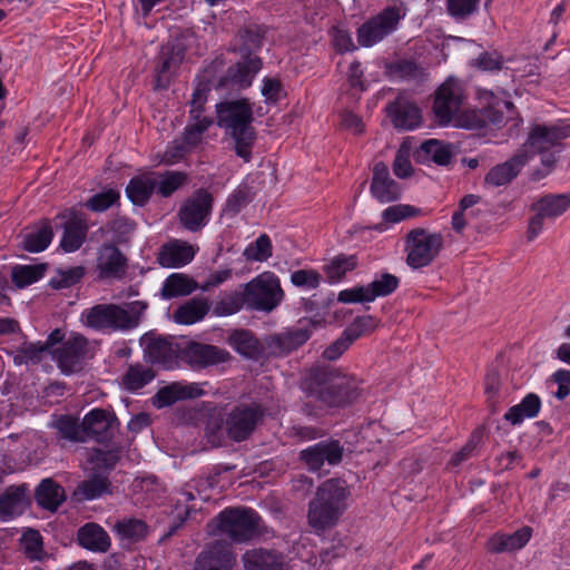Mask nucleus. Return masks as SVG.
Here are the masks:
<instances>
[{"label":"nucleus","mask_w":570,"mask_h":570,"mask_svg":"<svg viewBox=\"0 0 570 570\" xmlns=\"http://www.w3.org/2000/svg\"><path fill=\"white\" fill-rule=\"evenodd\" d=\"M153 368L142 364L130 365L125 374L122 382L127 390L137 391L155 379Z\"/></svg>","instance_id":"09e8293b"},{"label":"nucleus","mask_w":570,"mask_h":570,"mask_svg":"<svg viewBox=\"0 0 570 570\" xmlns=\"http://www.w3.org/2000/svg\"><path fill=\"white\" fill-rule=\"evenodd\" d=\"M47 347L60 371L69 375L81 371L85 362L94 357L96 343L80 333L70 332L67 336L65 331L56 328L47 337Z\"/></svg>","instance_id":"20e7f679"},{"label":"nucleus","mask_w":570,"mask_h":570,"mask_svg":"<svg viewBox=\"0 0 570 570\" xmlns=\"http://www.w3.org/2000/svg\"><path fill=\"white\" fill-rule=\"evenodd\" d=\"M387 117L396 129L412 130L421 125L420 108L404 95L400 94L386 108Z\"/></svg>","instance_id":"a211bd4d"},{"label":"nucleus","mask_w":570,"mask_h":570,"mask_svg":"<svg viewBox=\"0 0 570 570\" xmlns=\"http://www.w3.org/2000/svg\"><path fill=\"white\" fill-rule=\"evenodd\" d=\"M46 268V264L16 266L11 273L12 282L20 288L26 287L39 281Z\"/></svg>","instance_id":"3c124183"},{"label":"nucleus","mask_w":570,"mask_h":570,"mask_svg":"<svg viewBox=\"0 0 570 570\" xmlns=\"http://www.w3.org/2000/svg\"><path fill=\"white\" fill-rule=\"evenodd\" d=\"M179 59L171 50L163 48L159 55V62L156 68L155 89L168 88L171 79L173 71L178 67Z\"/></svg>","instance_id":"a18cd8bd"},{"label":"nucleus","mask_w":570,"mask_h":570,"mask_svg":"<svg viewBox=\"0 0 570 570\" xmlns=\"http://www.w3.org/2000/svg\"><path fill=\"white\" fill-rule=\"evenodd\" d=\"M570 208V196L566 194H549L540 197L530 209L534 215L529 219L527 239L532 242L543 229L544 219H556Z\"/></svg>","instance_id":"f8f14e48"},{"label":"nucleus","mask_w":570,"mask_h":570,"mask_svg":"<svg viewBox=\"0 0 570 570\" xmlns=\"http://www.w3.org/2000/svg\"><path fill=\"white\" fill-rule=\"evenodd\" d=\"M198 287L197 282L183 273L169 275L161 287L160 295L165 299L191 294Z\"/></svg>","instance_id":"4c0bfd02"},{"label":"nucleus","mask_w":570,"mask_h":570,"mask_svg":"<svg viewBox=\"0 0 570 570\" xmlns=\"http://www.w3.org/2000/svg\"><path fill=\"white\" fill-rule=\"evenodd\" d=\"M464 94L462 83L449 77L435 91L433 112L435 120L441 126H446L458 115L463 102Z\"/></svg>","instance_id":"4468645a"},{"label":"nucleus","mask_w":570,"mask_h":570,"mask_svg":"<svg viewBox=\"0 0 570 570\" xmlns=\"http://www.w3.org/2000/svg\"><path fill=\"white\" fill-rule=\"evenodd\" d=\"M59 217L67 219L63 225L65 233L60 246L66 252H75L81 247L86 239L88 232L86 219L75 210H69L59 215Z\"/></svg>","instance_id":"cd10ccee"},{"label":"nucleus","mask_w":570,"mask_h":570,"mask_svg":"<svg viewBox=\"0 0 570 570\" xmlns=\"http://www.w3.org/2000/svg\"><path fill=\"white\" fill-rule=\"evenodd\" d=\"M212 124L213 120L207 117L195 120V124L189 125L185 128L181 141L189 149L196 147L200 142L203 134L209 128Z\"/></svg>","instance_id":"680f3d73"},{"label":"nucleus","mask_w":570,"mask_h":570,"mask_svg":"<svg viewBox=\"0 0 570 570\" xmlns=\"http://www.w3.org/2000/svg\"><path fill=\"white\" fill-rule=\"evenodd\" d=\"M77 543L91 552L106 553L111 547L108 532L98 523L88 522L77 531Z\"/></svg>","instance_id":"c85d7f7f"},{"label":"nucleus","mask_w":570,"mask_h":570,"mask_svg":"<svg viewBox=\"0 0 570 570\" xmlns=\"http://www.w3.org/2000/svg\"><path fill=\"white\" fill-rule=\"evenodd\" d=\"M120 195L115 189H107L101 193H98L91 196L86 203L85 206L92 212H105L114 204H116L119 199Z\"/></svg>","instance_id":"e2e57ef3"},{"label":"nucleus","mask_w":570,"mask_h":570,"mask_svg":"<svg viewBox=\"0 0 570 570\" xmlns=\"http://www.w3.org/2000/svg\"><path fill=\"white\" fill-rule=\"evenodd\" d=\"M273 254V246L269 237L262 234L254 243L249 244L245 250L244 256L247 261L265 262Z\"/></svg>","instance_id":"6e6d98bb"},{"label":"nucleus","mask_w":570,"mask_h":570,"mask_svg":"<svg viewBox=\"0 0 570 570\" xmlns=\"http://www.w3.org/2000/svg\"><path fill=\"white\" fill-rule=\"evenodd\" d=\"M302 389L308 397L326 409H345L365 393L362 379L331 365L309 367L302 380Z\"/></svg>","instance_id":"f257e3e1"},{"label":"nucleus","mask_w":570,"mask_h":570,"mask_svg":"<svg viewBox=\"0 0 570 570\" xmlns=\"http://www.w3.org/2000/svg\"><path fill=\"white\" fill-rule=\"evenodd\" d=\"M154 190H156L155 173L134 177L126 187L128 198L137 206H144Z\"/></svg>","instance_id":"f704fd0d"},{"label":"nucleus","mask_w":570,"mask_h":570,"mask_svg":"<svg viewBox=\"0 0 570 570\" xmlns=\"http://www.w3.org/2000/svg\"><path fill=\"white\" fill-rule=\"evenodd\" d=\"M264 37L265 31L261 26L249 24L240 29L237 39L239 42L238 52L242 55V58L254 55L262 47Z\"/></svg>","instance_id":"a19ab883"},{"label":"nucleus","mask_w":570,"mask_h":570,"mask_svg":"<svg viewBox=\"0 0 570 570\" xmlns=\"http://www.w3.org/2000/svg\"><path fill=\"white\" fill-rule=\"evenodd\" d=\"M356 266L357 258L355 255L340 254L324 267V272L330 283H336Z\"/></svg>","instance_id":"49530a36"},{"label":"nucleus","mask_w":570,"mask_h":570,"mask_svg":"<svg viewBox=\"0 0 570 570\" xmlns=\"http://www.w3.org/2000/svg\"><path fill=\"white\" fill-rule=\"evenodd\" d=\"M454 126L465 130H480L488 127L484 108L465 109L453 119Z\"/></svg>","instance_id":"603ef678"},{"label":"nucleus","mask_w":570,"mask_h":570,"mask_svg":"<svg viewBox=\"0 0 570 570\" xmlns=\"http://www.w3.org/2000/svg\"><path fill=\"white\" fill-rule=\"evenodd\" d=\"M53 232L49 223H43L41 226L27 232L23 235L22 249L30 253H39L45 250L51 243Z\"/></svg>","instance_id":"37998d69"},{"label":"nucleus","mask_w":570,"mask_h":570,"mask_svg":"<svg viewBox=\"0 0 570 570\" xmlns=\"http://www.w3.org/2000/svg\"><path fill=\"white\" fill-rule=\"evenodd\" d=\"M479 97L487 102V106L483 107L487 125L501 128L508 122V120L512 119L514 106L511 101L501 102L497 100L493 92L489 90H480Z\"/></svg>","instance_id":"7c9ffc66"},{"label":"nucleus","mask_w":570,"mask_h":570,"mask_svg":"<svg viewBox=\"0 0 570 570\" xmlns=\"http://www.w3.org/2000/svg\"><path fill=\"white\" fill-rule=\"evenodd\" d=\"M371 191L375 198L383 203L393 202L400 196L399 185L390 177L381 180L377 187H375V184H371Z\"/></svg>","instance_id":"69168bd1"},{"label":"nucleus","mask_w":570,"mask_h":570,"mask_svg":"<svg viewBox=\"0 0 570 570\" xmlns=\"http://www.w3.org/2000/svg\"><path fill=\"white\" fill-rule=\"evenodd\" d=\"M366 286L373 302L376 297L392 294L399 286V278L392 274L384 273L379 279L373 281Z\"/></svg>","instance_id":"bf43d9fd"},{"label":"nucleus","mask_w":570,"mask_h":570,"mask_svg":"<svg viewBox=\"0 0 570 570\" xmlns=\"http://www.w3.org/2000/svg\"><path fill=\"white\" fill-rule=\"evenodd\" d=\"M98 276L101 279H121L128 269V259L114 244H104L97 253Z\"/></svg>","instance_id":"f3484780"},{"label":"nucleus","mask_w":570,"mask_h":570,"mask_svg":"<svg viewBox=\"0 0 570 570\" xmlns=\"http://www.w3.org/2000/svg\"><path fill=\"white\" fill-rule=\"evenodd\" d=\"M529 150L520 149L510 159L492 167L484 177L485 185L500 187L511 183L531 158Z\"/></svg>","instance_id":"412c9836"},{"label":"nucleus","mask_w":570,"mask_h":570,"mask_svg":"<svg viewBox=\"0 0 570 570\" xmlns=\"http://www.w3.org/2000/svg\"><path fill=\"white\" fill-rule=\"evenodd\" d=\"M243 307L247 308L244 292H229L216 302L213 313L216 316H229L236 314Z\"/></svg>","instance_id":"8fccbe9b"},{"label":"nucleus","mask_w":570,"mask_h":570,"mask_svg":"<svg viewBox=\"0 0 570 570\" xmlns=\"http://www.w3.org/2000/svg\"><path fill=\"white\" fill-rule=\"evenodd\" d=\"M112 531L121 543L129 546L145 540L149 528L141 519L124 518L114 524Z\"/></svg>","instance_id":"473e14b6"},{"label":"nucleus","mask_w":570,"mask_h":570,"mask_svg":"<svg viewBox=\"0 0 570 570\" xmlns=\"http://www.w3.org/2000/svg\"><path fill=\"white\" fill-rule=\"evenodd\" d=\"M343 446L337 440L318 442L299 452V460L309 471L316 472L322 469L325 462L330 465L341 463L343 458Z\"/></svg>","instance_id":"dca6fc26"},{"label":"nucleus","mask_w":570,"mask_h":570,"mask_svg":"<svg viewBox=\"0 0 570 570\" xmlns=\"http://www.w3.org/2000/svg\"><path fill=\"white\" fill-rule=\"evenodd\" d=\"M532 530L523 527L511 534L495 533L487 541V549L492 553L512 552L523 548L531 538Z\"/></svg>","instance_id":"2f4dec72"},{"label":"nucleus","mask_w":570,"mask_h":570,"mask_svg":"<svg viewBox=\"0 0 570 570\" xmlns=\"http://www.w3.org/2000/svg\"><path fill=\"white\" fill-rule=\"evenodd\" d=\"M147 308L142 302H134L126 309L117 304H98L82 313L86 326L97 331H130L140 323V316Z\"/></svg>","instance_id":"39448f33"},{"label":"nucleus","mask_w":570,"mask_h":570,"mask_svg":"<svg viewBox=\"0 0 570 570\" xmlns=\"http://www.w3.org/2000/svg\"><path fill=\"white\" fill-rule=\"evenodd\" d=\"M212 534H223L234 542H247L265 532L261 517L252 509L230 508L212 520Z\"/></svg>","instance_id":"423d86ee"},{"label":"nucleus","mask_w":570,"mask_h":570,"mask_svg":"<svg viewBox=\"0 0 570 570\" xmlns=\"http://www.w3.org/2000/svg\"><path fill=\"white\" fill-rule=\"evenodd\" d=\"M210 89V85L206 81H200L196 86L190 101V116L194 120L203 118L202 114Z\"/></svg>","instance_id":"0e129e2a"},{"label":"nucleus","mask_w":570,"mask_h":570,"mask_svg":"<svg viewBox=\"0 0 570 570\" xmlns=\"http://www.w3.org/2000/svg\"><path fill=\"white\" fill-rule=\"evenodd\" d=\"M140 344L144 346L145 360L151 364L171 368L180 360L181 338L149 332L141 336Z\"/></svg>","instance_id":"9b49d317"},{"label":"nucleus","mask_w":570,"mask_h":570,"mask_svg":"<svg viewBox=\"0 0 570 570\" xmlns=\"http://www.w3.org/2000/svg\"><path fill=\"white\" fill-rule=\"evenodd\" d=\"M186 181L187 175L183 171L167 170L164 174L155 173L156 189L163 197L171 196Z\"/></svg>","instance_id":"de8ad7c7"},{"label":"nucleus","mask_w":570,"mask_h":570,"mask_svg":"<svg viewBox=\"0 0 570 570\" xmlns=\"http://www.w3.org/2000/svg\"><path fill=\"white\" fill-rule=\"evenodd\" d=\"M65 499L63 488L52 479L42 480L36 490L38 504L50 511H56Z\"/></svg>","instance_id":"c9c22d12"},{"label":"nucleus","mask_w":570,"mask_h":570,"mask_svg":"<svg viewBox=\"0 0 570 570\" xmlns=\"http://www.w3.org/2000/svg\"><path fill=\"white\" fill-rule=\"evenodd\" d=\"M114 424H118V420L112 412L105 409H92L82 419L85 442L88 440L97 442L109 440Z\"/></svg>","instance_id":"aec40b11"},{"label":"nucleus","mask_w":570,"mask_h":570,"mask_svg":"<svg viewBox=\"0 0 570 570\" xmlns=\"http://www.w3.org/2000/svg\"><path fill=\"white\" fill-rule=\"evenodd\" d=\"M482 439V431L475 430L472 432L470 439L468 442L461 448L460 451L453 454L450 461V465L455 468L459 466L462 462L466 461L469 458L472 456L474 450L479 445Z\"/></svg>","instance_id":"338daca9"},{"label":"nucleus","mask_w":570,"mask_h":570,"mask_svg":"<svg viewBox=\"0 0 570 570\" xmlns=\"http://www.w3.org/2000/svg\"><path fill=\"white\" fill-rule=\"evenodd\" d=\"M85 276V267L75 266L67 269H58L50 279V286L55 289L68 288L79 283Z\"/></svg>","instance_id":"13d9d810"},{"label":"nucleus","mask_w":570,"mask_h":570,"mask_svg":"<svg viewBox=\"0 0 570 570\" xmlns=\"http://www.w3.org/2000/svg\"><path fill=\"white\" fill-rule=\"evenodd\" d=\"M229 358V352L224 348L181 338V353L179 361L185 362L193 368H205L225 363Z\"/></svg>","instance_id":"2eb2a0df"},{"label":"nucleus","mask_w":570,"mask_h":570,"mask_svg":"<svg viewBox=\"0 0 570 570\" xmlns=\"http://www.w3.org/2000/svg\"><path fill=\"white\" fill-rule=\"evenodd\" d=\"M480 3L481 0H445V8L455 21H465L479 11Z\"/></svg>","instance_id":"5fc2aeb1"},{"label":"nucleus","mask_w":570,"mask_h":570,"mask_svg":"<svg viewBox=\"0 0 570 570\" xmlns=\"http://www.w3.org/2000/svg\"><path fill=\"white\" fill-rule=\"evenodd\" d=\"M321 274L314 269H298L291 275L293 285L308 289L317 288L321 284Z\"/></svg>","instance_id":"774afa93"},{"label":"nucleus","mask_w":570,"mask_h":570,"mask_svg":"<svg viewBox=\"0 0 570 570\" xmlns=\"http://www.w3.org/2000/svg\"><path fill=\"white\" fill-rule=\"evenodd\" d=\"M28 487L26 484L10 485L0 495V520H9L21 514L29 504Z\"/></svg>","instance_id":"c756f323"},{"label":"nucleus","mask_w":570,"mask_h":570,"mask_svg":"<svg viewBox=\"0 0 570 570\" xmlns=\"http://www.w3.org/2000/svg\"><path fill=\"white\" fill-rule=\"evenodd\" d=\"M205 394L202 383L173 382L155 394L153 404L157 409L170 406L178 401L194 400Z\"/></svg>","instance_id":"5701e85b"},{"label":"nucleus","mask_w":570,"mask_h":570,"mask_svg":"<svg viewBox=\"0 0 570 570\" xmlns=\"http://www.w3.org/2000/svg\"><path fill=\"white\" fill-rule=\"evenodd\" d=\"M51 426L57 430L60 439L68 440L75 443L85 442V432L82 421L72 415H60L52 423Z\"/></svg>","instance_id":"79ce46f5"},{"label":"nucleus","mask_w":570,"mask_h":570,"mask_svg":"<svg viewBox=\"0 0 570 570\" xmlns=\"http://www.w3.org/2000/svg\"><path fill=\"white\" fill-rule=\"evenodd\" d=\"M541 409V400L534 393L527 394L523 400L509 409L504 419L511 424H520L524 419H532L538 415Z\"/></svg>","instance_id":"ea45409f"},{"label":"nucleus","mask_w":570,"mask_h":570,"mask_svg":"<svg viewBox=\"0 0 570 570\" xmlns=\"http://www.w3.org/2000/svg\"><path fill=\"white\" fill-rule=\"evenodd\" d=\"M311 337L307 328H291L265 338V345L271 355H286L305 344Z\"/></svg>","instance_id":"393cba45"},{"label":"nucleus","mask_w":570,"mask_h":570,"mask_svg":"<svg viewBox=\"0 0 570 570\" xmlns=\"http://www.w3.org/2000/svg\"><path fill=\"white\" fill-rule=\"evenodd\" d=\"M245 570H292L286 557L274 549L254 548L242 557Z\"/></svg>","instance_id":"4be33fe9"},{"label":"nucleus","mask_w":570,"mask_h":570,"mask_svg":"<svg viewBox=\"0 0 570 570\" xmlns=\"http://www.w3.org/2000/svg\"><path fill=\"white\" fill-rule=\"evenodd\" d=\"M254 193L247 185H239L227 198L225 212L230 214L239 213L247 204L253 200Z\"/></svg>","instance_id":"052dcab7"},{"label":"nucleus","mask_w":570,"mask_h":570,"mask_svg":"<svg viewBox=\"0 0 570 570\" xmlns=\"http://www.w3.org/2000/svg\"><path fill=\"white\" fill-rule=\"evenodd\" d=\"M406 265L413 269L430 266L444 247L441 233L416 227L406 233L403 238Z\"/></svg>","instance_id":"0eeeda50"},{"label":"nucleus","mask_w":570,"mask_h":570,"mask_svg":"<svg viewBox=\"0 0 570 570\" xmlns=\"http://www.w3.org/2000/svg\"><path fill=\"white\" fill-rule=\"evenodd\" d=\"M215 108L217 126L230 140L234 153L245 163H249L257 139V132L253 126L254 111L249 100L247 98L225 100L218 102Z\"/></svg>","instance_id":"f03ea898"},{"label":"nucleus","mask_w":570,"mask_h":570,"mask_svg":"<svg viewBox=\"0 0 570 570\" xmlns=\"http://www.w3.org/2000/svg\"><path fill=\"white\" fill-rule=\"evenodd\" d=\"M213 203L214 197L207 189L195 190L178 210L180 224L189 232H199L207 224Z\"/></svg>","instance_id":"ddd939ff"},{"label":"nucleus","mask_w":570,"mask_h":570,"mask_svg":"<svg viewBox=\"0 0 570 570\" xmlns=\"http://www.w3.org/2000/svg\"><path fill=\"white\" fill-rule=\"evenodd\" d=\"M453 146L436 139L424 141L416 151L417 161L432 160L440 166H446L453 157Z\"/></svg>","instance_id":"72a5a7b5"},{"label":"nucleus","mask_w":570,"mask_h":570,"mask_svg":"<svg viewBox=\"0 0 570 570\" xmlns=\"http://www.w3.org/2000/svg\"><path fill=\"white\" fill-rule=\"evenodd\" d=\"M247 309L272 312L283 299L284 293L278 277L264 272L243 286Z\"/></svg>","instance_id":"6e6552de"},{"label":"nucleus","mask_w":570,"mask_h":570,"mask_svg":"<svg viewBox=\"0 0 570 570\" xmlns=\"http://www.w3.org/2000/svg\"><path fill=\"white\" fill-rule=\"evenodd\" d=\"M390 72L393 77L406 81H421L425 77L422 66L413 60H399L390 66Z\"/></svg>","instance_id":"864d4df0"},{"label":"nucleus","mask_w":570,"mask_h":570,"mask_svg":"<svg viewBox=\"0 0 570 570\" xmlns=\"http://www.w3.org/2000/svg\"><path fill=\"white\" fill-rule=\"evenodd\" d=\"M235 556L224 541H215L207 546L195 561V570H232Z\"/></svg>","instance_id":"6ab92c4d"},{"label":"nucleus","mask_w":570,"mask_h":570,"mask_svg":"<svg viewBox=\"0 0 570 570\" xmlns=\"http://www.w3.org/2000/svg\"><path fill=\"white\" fill-rule=\"evenodd\" d=\"M110 481L106 475L92 474L78 484L75 495L80 500H94L104 493H108Z\"/></svg>","instance_id":"c03bdc74"},{"label":"nucleus","mask_w":570,"mask_h":570,"mask_svg":"<svg viewBox=\"0 0 570 570\" xmlns=\"http://www.w3.org/2000/svg\"><path fill=\"white\" fill-rule=\"evenodd\" d=\"M350 495L346 482L341 479L324 481L308 503L307 521L317 533L336 525L346 509Z\"/></svg>","instance_id":"7ed1b4c3"},{"label":"nucleus","mask_w":570,"mask_h":570,"mask_svg":"<svg viewBox=\"0 0 570 570\" xmlns=\"http://www.w3.org/2000/svg\"><path fill=\"white\" fill-rule=\"evenodd\" d=\"M266 410L257 403L239 404L226 416L224 426L227 436L242 442L248 439L265 417Z\"/></svg>","instance_id":"9d476101"},{"label":"nucleus","mask_w":570,"mask_h":570,"mask_svg":"<svg viewBox=\"0 0 570 570\" xmlns=\"http://www.w3.org/2000/svg\"><path fill=\"white\" fill-rule=\"evenodd\" d=\"M21 546L30 560H41L45 556L42 537L37 530L28 529L23 532Z\"/></svg>","instance_id":"4d7b16f0"},{"label":"nucleus","mask_w":570,"mask_h":570,"mask_svg":"<svg viewBox=\"0 0 570 570\" xmlns=\"http://www.w3.org/2000/svg\"><path fill=\"white\" fill-rule=\"evenodd\" d=\"M227 342L236 352L247 358H257L261 355V343L248 330L232 331Z\"/></svg>","instance_id":"e433bc0d"},{"label":"nucleus","mask_w":570,"mask_h":570,"mask_svg":"<svg viewBox=\"0 0 570 570\" xmlns=\"http://www.w3.org/2000/svg\"><path fill=\"white\" fill-rule=\"evenodd\" d=\"M406 16V7L395 3L384 8L357 29V41L362 47H371L394 32Z\"/></svg>","instance_id":"1a4fd4ad"},{"label":"nucleus","mask_w":570,"mask_h":570,"mask_svg":"<svg viewBox=\"0 0 570 570\" xmlns=\"http://www.w3.org/2000/svg\"><path fill=\"white\" fill-rule=\"evenodd\" d=\"M570 136V126L547 127L537 125L532 128L522 149L531 148L533 153H543Z\"/></svg>","instance_id":"bb28decb"},{"label":"nucleus","mask_w":570,"mask_h":570,"mask_svg":"<svg viewBox=\"0 0 570 570\" xmlns=\"http://www.w3.org/2000/svg\"><path fill=\"white\" fill-rule=\"evenodd\" d=\"M196 248L181 239H173L164 244L157 254V263L165 268H178L190 263Z\"/></svg>","instance_id":"a878e982"},{"label":"nucleus","mask_w":570,"mask_h":570,"mask_svg":"<svg viewBox=\"0 0 570 570\" xmlns=\"http://www.w3.org/2000/svg\"><path fill=\"white\" fill-rule=\"evenodd\" d=\"M209 307L206 298L194 297L175 311L174 318L179 324L190 325L202 321L208 313Z\"/></svg>","instance_id":"58836bf2"},{"label":"nucleus","mask_w":570,"mask_h":570,"mask_svg":"<svg viewBox=\"0 0 570 570\" xmlns=\"http://www.w3.org/2000/svg\"><path fill=\"white\" fill-rule=\"evenodd\" d=\"M262 66L263 62L259 57L249 55L235 66L228 68L226 76L219 79L218 87L225 88L232 83L237 86L238 89L247 88L252 85L254 77L262 69Z\"/></svg>","instance_id":"b1692460"}]
</instances>
